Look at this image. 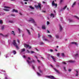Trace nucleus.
Wrapping results in <instances>:
<instances>
[{
    "instance_id": "nucleus-34",
    "label": "nucleus",
    "mask_w": 79,
    "mask_h": 79,
    "mask_svg": "<svg viewBox=\"0 0 79 79\" xmlns=\"http://www.w3.org/2000/svg\"><path fill=\"white\" fill-rule=\"evenodd\" d=\"M78 54L77 53V54H75V56H76V57H78Z\"/></svg>"
},
{
    "instance_id": "nucleus-11",
    "label": "nucleus",
    "mask_w": 79,
    "mask_h": 79,
    "mask_svg": "<svg viewBox=\"0 0 79 79\" xmlns=\"http://www.w3.org/2000/svg\"><path fill=\"white\" fill-rule=\"evenodd\" d=\"M68 62H69L70 63H75V62H76L75 61L72 60H70Z\"/></svg>"
},
{
    "instance_id": "nucleus-49",
    "label": "nucleus",
    "mask_w": 79,
    "mask_h": 79,
    "mask_svg": "<svg viewBox=\"0 0 79 79\" xmlns=\"http://www.w3.org/2000/svg\"><path fill=\"white\" fill-rule=\"evenodd\" d=\"M34 53V52L33 51H31V53Z\"/></svg>"
},
{
    "instance_id": "nucleus-37",
    "label": "nucleus",
    "mask_w": 79,
    "mask_h": 79,
    "mask_svg": "<svg viewBox=\"0 0 79 79\" xmlns=\"http://www.w3.org/2000/svg\"><path fill=\"white\" fill-rule=\"evenodd\" d=\"M40 45H44V43L43 42H41L40 43Z\"/></svg>"
},
{
    "instance_id": "nucleus-36",
    "label": "nucleus",
    "mask_w": 79,
    "mask_h": 79,
    "mask_svg": "<svg viewBox=\"0 0 79 79\" xmlns=\"http://www.w3.org/2000/svg\"><path fill=\"white\" fill-rule=\"evenodd\" d=\"M61 56H64V53H62Z\"/></svg>"
},
{
    "instance_id": "nucleus-33",
    "label": "nucleus",
    "mask_w": 79,
    "mask_h": 79,
    "mask_svg": "<svg viewBox=\"0 0 79 79\" xmlns=\"http://www.w3.org/2000/svg\"><path fill=\"white\" fill-rule=\"evenodd\" d=\"M9 22L10 23H14V22L12 21H9Z\"/></svg>"
},
{
    "instance_id": "nucleus-60",
    "label": "nucleus",
    "mask_w": 79,
    "mask_h": 79,
    "mask_svg": "<svg viewBox=\"0 0 79 79\" xmlns=\"http://www.w3.org/2000/svg\"><path fill=\"white\" fill-rule=\"evenodd\" d=\"M38 62V63H40V60H37Z\"/></svg>"
},
{
    "instance_id": "nucleus-10",
    "label": "nucleus",
    "mask_w": 79,
    "mask_h": 79,
    "mask_svg": "<svg viewBox=\"0 0 79 79\" xmlns=\"http://www.w3.org/2000/svg\"><path fill=\"white\" fill-rule=\"evenodd\" d=\"M12 12H15V13H18V11L17 10H15L14 9H13V10L12 11Z\"/></svg>"
},
{
    "instance_id": "nucleus-61",
    "label": "nucleus",
    "mask_w": 79,
    "mask_h": 79,
    "mask_svg": "<svg viewBox=\"0 0 79 79\" xmlns=\"http://www.w3.org/2000/svg\"><path fill=\"white\" fill-rule=\"evenodd\" d=\"M28 0H24V1H25V2H27Z\"/></svg>"
},
{
    "instance_id": "nucleus-38",
    "label": "nucleus",
    "mask_w": 79,
    "mask_h": 79,
    "mask_svg": "<svg viewBox=\"0 0 79 79\" xmlns=\"http://www.w3.org/2000/svg\"><path fill=\"white\" fill-rule=\"evenodd\" d=\"M3 23V22H2V20H0V24H2Z\"/></svg>"
},
{
    "instance_id": "nucleus-58",
    "label": "nucleus",
    "mask_w": 79,
    "mask_h": 79,
    "mask_svg": "<svg viewBox=\"0 0 79 79\" xmlns=\"http://www.w3.org/2000/svg\"><path fill=\"white\" fill-rule=\"evenodd\" d=\"M17 42L18 43H19V40H18V39L17 40Z\"/></svg>"
},
{
    "instance_id": "nucleus-13",
    "label": "nucleus",
    "mask_w": 79,
    "mask_h": 79,
    "mask_svg": "<svg viewBox=\"0 0 79 79\" xmlns=\"http://www.w3.org/2000/svg\"><path fill=\"white\" fill-rule=\"evenodd\" d=\"M50 79H55V77L53 76H50Z\"/></svg>"
},
{
    "instance_id": "nucleus-30",
    "label": "nucleus",
    "mask_w": 79,
    "mask_h": 79,
    "mask_svg": "<svg viewBox=\"0 0 79 79\" xmlns=\"http://www.w3.org/2000/svg\"><path fill=\"white\" fill-rule=\"evenodd\" d=\"M74 17H75L76 18H77V19H79V17H77V16H74Z\"/></svg>"
},
{
    "instance_id": "nucleus-46",
    "label": "nucleus",
    "mask_w": 79,
    "mask_h": 79,
    "mask_svg": "<svg viewBox=\"0 0 79 79\" xmlns=\"http://www.w3.org/2000/svg\"><path fill=\"white\" fill-rule=\"evenodd\" d=\"M47 24H48H48H50V22H49L48 21H47Z\"/></svg>"
},
{
    "instance_id": "nucleus-15",
    "label": "nucleus",
    "mask_w": 79,
    "mask_h": 79,
    "mask_svg": "<svg viewBox=\"0 0 79 79\" xmlns=\"http://www.w3.org/2000/svg\"><path fill=\"white\" fill-rule=\"evenodd\" d=\"M71 44H75V45H77V43L75 42H72L71 43Z\"/></svg>"
},
{
    "instance_id": "nucleus-53",
    "label": "nucleus",
    "mask_w": 79,
    "mask_h": 79,
    "mask_svg": "<svg viewBox=\"0 0 79 79\" xmlns=\"http://www.w3.org/2000/svg\"><path fill=\"white\" fill-rule=\"evenodd\" d=\"M40 66H38V69L39 70L40 69Z\"/></svg>"
},
{
    "instance_id": "nucleus-32",
    "label": "nucleus",
    "mask_w": 79,
    "mask_h": 79,
    "mask_svg": "<svg viewBox=\"0 0 79 79\" xmlns=\"http://www.w3.org/2000/svg\"><path fill=\"white\" fill-rule=\"evenodd\" d=\"M8 34L6 35H4V36L3 37H8Z\"/></svg>"
},
{
    "instance_id": "nucleus-59",
    "label": "nucleus",
    "mask_w": 79,
    "mask_h": 79,
    "mask_svg": "<svg viewBox=\"0 0 79 79\" xmlns=\"http://www.w3.org/2000/svg\"><path fill=\"white\" fill-rule=\"evenodd\" d=\"M27 52L28 53H30V52H29V50H27Z\"/></svg>"
},
{
    "instance_id": "nucleus-14",
    "label": "nucleus",
    "mask_w": 79,
    "mask_h": 79,
    "mask_svg": "<svg viewBox=\"0 0 79 79\" xmlns=\"http://www.w3.org/2000/svg\"><path fill=\"white\" fill-rule=\"evenodd\" d=\"M25 48L21 49V52H25Z\"/></svg>"
},
{
    "instance_id": "nucleus-45",
    "label": "nucleus",
    "mask_w": 79,
    "mask_h": 79,
    "mask_svg": "<svg viewBox=\"0 0 79 79\" xmlns=\"http://www.w3.org/2000/svg\"><path fill=\"white\" fill-rule=\"evenodd\" d=\"M38 38H39V37H40V33H38Z\"/></svg>"
},
{
    "instance_id": "nucleus-21",
    "label": "nucleus",
    "mask_w": 79,
    "mask_h": 79,
    "mask_svg": "<svg viewBox=\"0 0 79 79\" xmlns=\"http://www.w3.org/2000/svg\"><path fill=\"white\" fill-rule=\"evenodd\" d=\"M13 53L14 55H15V54H16V51L14 50L13 51Z\"/></svg>"
},
{
    "instance_id": "nucleus-55",
    "label": "nucleus",
    "mask_w": 79,
    "mask_h": 79,
    "mask_svg": "<svg viewBox=\"0 0 79 79\" xmlns=\"http://www.w3.org/2000/svg\"><path fill=\"white\" fill-rule=\"evenodd\" d=\"M29 47V49L31 48V46H30L29 45V47Z\"/></svg>"
},
{
    "instance_id": "nucleus-52",
    "label": "nucleus",
    "mask_w": 79,
    "mask_h": 79,
    "mask_svg": "<svg viewBox=\"0 0 79 79\" xmlns=\"http://www.w3.org/2000/svg\"><path fill=\"white\" fill-rule=\"evenodd\" d=\"M48 33H50V31L48 30H47Z\"/></svg>"
},
{
    "instance_id": "nucleus-64",
    "label": "nucleus",
    "mask_w": 79,
    "mask_h": 79,
    "mask_svg": "<svg viewBox=\"0 0 79 79\" xmlns=\"http://www.w3.org/2000/svg\"><path fill=\"white\" fill-rule=\"evenodd\" d=\"M23 57L24 58H26V56H25V55H24V56H23Z\"/></svg>"
},
{
    "instance_id": "nucleus-24",
    "label": "nucleus",
    "mask_w": 79,
    "mask_h": 79,
    "mask_svg": "<svg viewBox=\"0 0 79 79\" xmlns=\"http://www.w3.org/2000/svg\"><path fill=\"white\" fill-rule=\"evenodd\" d=\"M77 72V73L76 75V76H78V71H76Z\"/></svg>"
},
{
    "instance_id": "nucleus-31",
    "label": "nucleus",
    "mask_w": 79,
    "mask_h": 79,
    "mask_svg": "<svg viewBox=\"0 0 79 79\" xmlns=\"http://www.w3.org/2000/svg\"><path fill=\"white\" fill-rule=\"evenodd\" d=\"M37 74L39 76H41V74H40L39 72H37Z\"/></svg>"
},
{
    "instance_id": "nucleus-3",
    "label": "nucleus",
    "mask_w": 79,
    "mask_h": 79,
    "mask_svg": "<svg viewBox=\"0 0 79 79\" xmlns=\"http://www.w3.org/2000/svg\"><path fill=\"white\" fill-rule=\"evenodd\" d=\"M35 6L36 8H40V9H41V4L40 3H38V6L35 5Z\"/></svg>"
},
{
    "instance_id": "nucleus-6",
    "label": "nucleus",
    "mask_w": 79,
    "mask_h": 79,
    "mask_svg": "<svg viewBox=\"0 0 79 79\" xmlns=\"http://www.w3.org/2000/svg\"><path fill=\"white\" fill-rule=\"evenodd\" d=\"M24 47L25 48H29V44H24Z\"/></svg>"
},
{
    "instance_id": "nucleus-51",
    "label": "nucleus",
    "mask_w": 79,
    "mask_h": 79,
    "mask_svg": "<svg viewBox=\"0 0 79 79\" xmlns=\"http://www.w3.org/2000/svg\"><path fill=\"white\" fill-rule=\"evenodd\" d=\"M28 59L29 60H31V58L30 57H28Z\"/></svg>"
},
{
    "instance_id": "nucleus-16",
    "label": "nucleus",
    "mask_w": 79,
    "mask_h": 79,
    "mask_svg": "<svg viewBox=\"0 0 79 79\" xmlns=\"http://www.w3.org/2000/svg\"><path fill=\"white\" fill-rule=\"evenodd\" d=\"M55 2L54 1H52V5L53 6H55Z\"/></svg>"
},
{
    "instance_id": "nucleus-9",
    "label": "nucleus",
    "mask_w": 79,
    "mask_h": 79,
    "mask_svg": "<svg viewBox=\"0 0 79 79\" xmlns=\"http://www.w3.org/2000/svg\"><path fill=\"white\" fill-rule=\"evenodd\" d=\"M26 31H27V32H28L29 35H31V32H30V31H29V30H28L27 29H26Z\"/></svg>"
},
{
    "instance_id": "nucleus-28",
    "label": "nucleus",
    "mask_w": 79,
    "mask_h": 79,
    "mask_svg": "<svg viewBox=\"0 0 79 79\" xmlns=\"http://www.w3.org/2000/svg\"><path fill=\"white\" fill-rule=\"evenodd\" d=\"M4 8H10V7H8V6H4Z\"/></svg>"
},
{
    "instance_id": "nucleus-43",
    "label": "nucleus",
    "mask_w": 79,
    "mask_h": 79,
    "mask_svg": "<svg viewBox=\"0 0 79 79\" xmlns=\"http://www.w3.org/2000/svg\"><path fill=\"white\" fill-rule=\"evenodd\" d=\"M62 63H63V64H66V63L65 62H62Z\"/></svg>"
},
{
    "instance_id": "nucleus-54",
    "label": "nucleus",
    "mask_w": 79,
    "mask_h": 79,
    "mask_svg": "<svg viewBox=\"0 0 79 79\" xmlns=\"http://www.w3.org/2000/svg\"><path fill=\"white\" fill-rule=\"evenodd\" d=\"M32 67L33 68V69H34L35 68V67H34V66H32Z\"/></svg>"
},
{
    "instance_id": "nucleus-20",
    "label": "nucleus",
    "mask_w": 79,
    "mask_h": 79,
    "mask_svg": "<svg viewBox=\"0 0 79 79\" xmlns=\"http://www.w3.org/2000/svg\"><path fill=\"white\" fill-rule=\"evenodd\" d=\"M64 0H60V4L61 5L62 3V2H63Z\"/></svg>"
},
{
    "instance_id": "nucleus-17",
    "label": "nucleus",
    "mask_w": 79,
    "mask_h": 79,
    "mask_svg": "<svg viewBox=\"0 0 79 79\" xmlns=\"http://www.w3.org/2000/svg\"><path fill=\"white\" fill-rule=\"evenodd\" d=\"M11 34L13 35H15V32L13 31H12Z\"/></svg>"
},
{
    "instance_id": "nucleus-35",
    "label": "nucleus",
    "mask_w": 79,
    "mask_h": 79,
    "mask_svg": "<svg viewBox=\"0 0 79 79\" xmlns=\"http://www.w3.org/2000/svg\"><path fill=\"white\" fill-rule=\"evenodd\" d=\"M60 53H58L57 54V56H58V57H59V56H60Z\"/></svg>"
},
{
    "instance_id": "nucleus-26",
    "label": "nucleus",
    "mask_w": 79,
    "mask_h": 79,
    "mask_svg": "<svg viewBox=\"0 0 79 79\" xmlns=\"http://www.w3.org/2000/svg\"><path fill=\"white\" fill-rule=\"evenodd\" d=\"M55 36L56 37V39H59V36L58 35H55Z\"/></svg>"
},
{
    "instance_id": "nucleus-23",
    "label": "nucleus",
    "mask_w": 79,
    "mask_h": 79,
    "mask_svg": "<svg viewBox=\"0 0 79 79\" xmlns=\"http://www.w3.org/2000/svg\"><path fill=\"white\" fill-rule=\"evenodd\" d=\"M69 21L70 22H73V20H72V19H69Z\"/></svg>"
},
{
    "instance_id": "nucleus-63",
    "label": "nucleus",
    "mask_w": 79,
    "mask_h": 79,
    "mask_svg": "<svg viewBox=\"0 0 79 79\" xmlns=\"http://www.w3.org/2000/svg\"><path fill=\"white\" fill-rule=\"evenodd\" d=\"M42 12H44V13H45V11H44V10H43L42 11Z\"/></svg>"
},
{
    "instance_id": "nucleus-48",
    "label": "nucleus",
    "mask_w": 79,
    "mask_h": 79,
    "mask_svg": "<svg viewBox=\"0 0 79 79\" xmlns=\"http://www.w3.org/2000/svg\"><path fill=\"white\" fill-rule=\"evenodd\" d=\"M11 16H15V15L14 14H11Z\"/></svg>"
},
{
    "instance_id": "nucleus-39",
    "label": "nucleus",
    "mask_w": 79,
    "mask_h": 79,
    "mask_svg": "<svg viewBox=\"0 0 79 79\" xmlns=\"http://www.w3.org/2000/svg\"><path fill=\"white\" fill-rule=\"evenodd\" d=\"M72 70L71 69H68V71H69V72H71V71Z\"/></svg>"
},
{
    "instance_id": "nucleus-50",
    "label": "nucleus",
    "mask_w": 79,
    "mask_h": 79,
    "mask_svg": "<svg viewBox=\"0 0 79 79\" xmlns=\"http://www.w3.org/2000/svg\"><path fill=\"white\" fill-rule=\"evenodd\" d=\"M54 6H55L56 7H57V4H55Z\"/></svg>"
},
{
    "instance_id": "nucleus-57",
    "label": "nucleus",
    "mask_w": 79,
    "mask_h": 79,
    "mask_svg": "<svg viewBox=\"0 0 79 79\" xmlns=\"http://www.w3.org/2000/svg\"><path fill=\"white\" fill-rule=\"evenodd\" d=\"M64 69L65 70V71H66V67H64Z\"/></svg>"
},
{
    "instance_id": "nucleus-44",
    "label": "nucleus",
    "mask_w": 79,
    "mask_h": 79,
    "mask_svg": "<svg viewBox=\"0 0 79 79\" xmlns=\"http://www.w3.org/2000/svg\"><path fill=\"white\" fill-rule=\"evenodd\" d=\"M50 51L51 52H53V49H50Z\"/></svg>"
},
{
    "instance_id": "nucleus-62",
    "label": "nucleus",
    "mask_w": 79,
    "mask_h": 79,
    "mask_svg": "<svg viewBox=\"0 0 79 79\" xmlns=\"http://www.w3.org/2000/svg\"><path fill=\"white\" fill-rule=\"evenodd\" d=\"M56 66H57V67H59V66H59V65H58V64L56 65Z\"/></svg>"
},
{
    "instance_id": "nucleus-25",
    "label": "nucleus",
    "mask_w": 79,
    "mask_h": 79,
    "mask_svg": "<svg viewBox=\"0 0 79 79\" xmlns=\"http://www.w3.org/2000/svg\"><path fill=\"white\" fill-rule=\"evenodd\" d=\"M48 36L49 37V38H52V35H48Z\"/></svg>"
},
{
    "instance_id": "nucleus-4",
    "label": "nucleus",
    "mask_w": 79,
    "mask_h": 79,
    "mask_svg": "<svg viewBox=\"0 0 79 79\" xmlns=\"http://www.w3.org/2000/svg\"><path fill=\"white\" fill-rule=\"evenodd\" d=\"M27 61L29 64H30V63H32V62H33V63H35V61L34 60H33L31 62L29 61V60H27Z\"/></svg>"
},
{
    "instance_id": "nucleus-29",
    "label": "nucleus",
    "mask_w": 79,
    "mask_h": 79,
    "mask_svg": "<svg viewBox=\"0 0 79 79\" xmlns=\"http://www.w3.org/2000/svg\"><path fill=\"white\" fill-rule=\"evenodd\" d=\"M59 26L60 27V31H61V30H62V27H61L60 25Z\"/></svg>"
},
{
    "instance_id": "nucleus-41",
    "label": "nucleus",
    "mask_w": 79,
    "mask_h": 79,
    "mask_svg": "<svg viewBox=\"0 0 79 79\" xmlns=\"http://www.w3.org/2000/svg\"><path fill=\"white\" fill-rule=\"evenodd\" d=\"M0 35H2V37H4V35H3L2 33H0Z\"/></svg>"
},
{
    "instance_id": "nucleus-47",
    "label": "nucleus",
    "mask_w": 79,
    "mask_h": 79,
    "mask_svg": "<svg viewBox=\"0 0 79 79\" xmlns=\"http://www.w3.org/2000/svg\"><path fill=\"white\" fill-rule=\"evenodd\" d=\"M39 72L40 73H43L42 71L41 70H39Z\"/></svg>"
},
{
    "instance_id": "nucleus-19",
    "label": "nucleus",
    "mask_w": 79,
    "mask_h": 79,
    "mask_svg": "<svg viewBox=\"0 0 79 79\" xmlns=\"http://www.w3.org/2000/svg\"><path fill=\"white\" fill-rule=\"evenodd\" d=\"M51 17H53V18H54V17H55V16L54 15L52 14H51Z\"/></svg>"
},
{
    "instance_id": "nucleus-18",
    "label": "nucleus",
    "mask_w": 79,
    "mask_h": 79,
    "mask_svg": "<svg viewBox=\"0 0 79 79\" xmlns=\"http://www.w3.org/2000/svg\"><path fill=\"white\" fill-rule=\"evenodd\" d=\"M29 7L31 8V10H34V7H32V6H29Z\"/></svg>"
},
{
    "instance_id": "nucleus-1",
    "label": "nucleus",
    "mask_w": 79,
    "mask_h": 79,
    "mask_svg": "<svg viewBox=\"0 0 79 79\" xmlns=\"http://www.w3.org/2000/svg\"><path fill=\"white\" fill-rule=\"evenodd\" d=\"M16 40H14L13 42L12 43V44H13L14 45V46L16 47V48L18 49L19 48V47H18V45L16 44Z\"/></svg>"
},
{
    "instance_id": "nucleus-5",
    "label": "nucleus",
    "mask_w": 79,
    "mask_h": 79,
    "mask_svg": "<svg viewBox=\"0 0 79 79\" xmlns=\"http://www.w3.org/2000/svg\"><path fill=\"white\" fill-rule=\"evenodd\" d=\"M51 58L53 60L54 62H56V60H55V57H54L53 56H51Z\"/></svg>"
},
{
    "instance_id": "nucleus-2",
    "label": "nucleus",
    "mask_w": 79,
    "mask_h": 79,
    "mask_svg": "<svg viewBox=\"0 0 79 79\" xmlns=\"http://www.w3.org/2000/svg\"><path fill=\"white\" fill-rule=\"evenodd\" d=\"M28 21H31V23L34 24V26H37V24H36V23L35 22L34 20V19H31L28 20Z\"/></svg>"
},
{
    "instance_id": "nucleus-8",
    "label": "nucleus",
    "mask_w": 79,
    "mask_h": 79,
    "mask_svg": "<svg viewBox=\"0 0 79 79\" xmlns=\"http://www.w3.org/2000/svg\"><path fill=\"white\" fill-rule=\"evenodd\" d=\"M54 69L55 70V71L56 72V73H59V74H60V72H59V71L58 70H57L55 68H54Z\"/></svg>"
},
{
    "instance_id": "nucleus-27",
    "label": "nucleus",
    "mask_w": 79,
    "mask_h": 79,
    "mask_svg": "<svg viewBox=\"0 0 79 79\" xmlns=\"http://www.w3.org/2000/svg\"><path fill=\"white\" fill-rule=\"evenodd\" d=\"M67 7V6H64V7L63 9V10H65L66 9V8Z\"/></svg>"
},
{
    "instance_id": "nucleus-12",
    "label": "nucleus",
    "mask_w": 79,
    "mask_h": 79,
    "mask_svg": "<svg viewBox=\"0 0 79 79\" xmlns=\"http://www.w3.org/2000/svg\"><path fill=\"white\" fill-rule=\"evenodd\" d=\"M42 29H46L45 25H43L42 26Z\"/></svg>"
},
{
    "instance_id": "nucleus-40",
    "label": "nucleus",
    "mask_w": 79,
    "mask_h": 79,
    "mask_svg": "<svg viewBox=\"0 0 79 79\" xmlns=\"http://www.w3.org/2000/svg\"><path fill=\"white\" fill-rule=\"evenodd\" d=\"M4 29V26H2V28H1V29H2V30H3V29Z\"/></svg>"
},
{
    "instance_id": "nucleus-22",
    "label": "nucleus",
    "mask_w": 79,
    "mask_h": 79,
    "mask_svg": "<svg viewBox=\"0 0 79 79\" xmlns=\"http://www.w3.org/2000/svg\"><path fill=\"white\" fill-rule=\"evenodd\" d=\"M4 10H5V11H10V10L7 9H4Z\"/></svg>"
},
{
    "instance_id": "nucleus-56",
    "label": "nucleus",
    "mask_w": 79,
    "mask_h": 79,
    "mask_svg": "<svg viewBox=\"0 0 79 79\" xmlns=\"http://www.w3.org/2000/svg\"><path fill=\"white\" fill-rule=\"evenodd\" d=\"M47 77L50 79V76H48Z\"/></svg>"
},
{
    "instance_id": "nucleus-42",
    "label": "nucleus",
    "mask_w": 79,
    "mask_h": 79,
    "mask_svg": "<svg viewBox=\"0 0 79 79\" xmlns=\"http://www.w3.org/2000/svg\"><path fill=\"white\" fill-rule=\"evenodd\" d=\"M44 41H47L48 40L46 39H44Z\"/></svg>"
},
{
    "instance_id": "nucleus-7",
    "label": "nucleus",
    "mask_w": 79,
    "mask_h": 79,
    "mask_svg": "<svg viewBox=\"0 0 79 79\" xmlns=\"http://www.w3.org/2000/svg\"><path fill=\"white\" fill-rule=\"evenodd\" d=\"M76 2H75L73 3V4L72 5V8H73L74 6L75 5H76Z\"/></svg>"
}]
</instances>
